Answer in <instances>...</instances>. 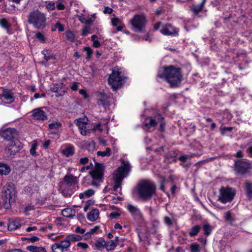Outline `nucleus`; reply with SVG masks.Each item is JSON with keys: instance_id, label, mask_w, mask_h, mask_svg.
Returning <instances> with one entry per match:
<instances>
[{"instance_id": "nucleus-31", "label": "nucleus", "mask_w": 252, "mask_h": 252, "mask_svg": "<svg viewBox=\"0 0 252 252\" xmlns=\"http://www.w3.org/2000/svg\"><path fill=\"white\" fill-rule=\"evenodd\" d=\"M127 209L133 215H138L140 214L139 209L131 204L127 205Z\"/></svg>"}, {"instance_id": "nucleus-24", "label": "nucleus", "mask_w": 252, "mask_h": 252, "mask_svg": "<svg viewBox=\"0 0 252 252\" xmlns=\"http://www.w3.org/2000/svg\"><path fill=\"white\" fill-rule=\"evenodd\" d=\"M66 238L71 244V242L80 241L82 239V237L79 235L72 234L67 235Z\"/></svg>"}, {"instance_id": "nucleus-4", "label": "nucleus", "mask_w": 252, "mask_h": 252, "mask_svg": "<svg viewBox=\"0 0 252 252\" xmlns=\"http://www.w3.org/2000/svg\"><path fill=\"white\" fill-rule=\"evenodd\" d=\"M16 198V191L14 185L11 183L7 184L3 187L2 191V202L5 209H9L11 203L14 202Z\"/></svg>"}, {"instance_id": "nucleus-1", "label": "nucleus", "mask_w": 252, "mask_h": 252, "mask_svg": "<svg viewBox=\"0 0 252 252\" xmlns=\"http://www.w3.org/2000/svg\"><path fill=\"white\" fill-rule=\"evenodd\" d=\"M162 74L158 73V76L164 78L172 87L177 86L182 80L181 68L176 67L173 65L164 66Z\"/></svg>"}, {"instance_id": "nucleus-17", "label": "nucleus", "mask_w": 252, "mask_h": 252, "mask_svg": "<svg viewBox=\"0 0 252 252\" xmlns=\"http://www.w3.org/2000/svg\"><path fill=\"white\" fill-rule=\"evenodd\" d=\"M64 182L69 186H71L77 182V178L73 175H66L63 178Z\"/></svg>"}, {"instance_id": "nucleus-58", "label": "nucleus", "mask_w": 252, "mask_h": 252, "mask_svg": "<svg viewBox=\"0 0 252 252\" xmlns=\"http://www.w3.org/2000/svg\"><path fill=\"white\" fill-rule=\"evenodd\" d=\"M178 159H179V160H180L182 161L185 162V161H186V160L187 159H189V156H188L187 155H184L180 156L178 158Z\"/></svg>"}, {"instance_id": "nucleus-19", "label": "nucleus", "mask_w": 252, "mask_h": 252, "mask_svg": "<svg viewBox=\"0 0 252 252\" xmlns=\"http://www.w3.org/2000/svg\"><path fill=\"white\" fill-rule=\"evenodd\" d=\"M75 214V210L70 208H66L62 211V215L66 218H72Z\"/></svg>"}, {"instance_id": "nucleus-56", "label": "nucleus", "mask_w": 252, "mask_h": 252, "mask_svg": "<svg viewBox=\"0 0 252 252\" xmlns=\"http://www.w3.org/2000/svg\"><path fill=\"white\" fill-rule=\"evenodd\" d=\"M80 94L83 96V97L85 99L88 97V95L86 93V91L84 89H81L79 91Z\"/></svg>"}, {"instance_id": "nucleus-60", "label": "nucleus", "mask_w": 252, "mask_h": 252, "mask_svg": "<svg viewBox=\"0 0 252 252\" xmlns=\"http://www.w3.org/2000/svg\"><path fill=\"white\" fill-rule=\"evenodd\" d=\"M113 12V10L112 8H109V7H105L104 10H103V13L105 14H111Z\"/></svg>"}, {"instance_id": "nucleus-16", "label": "nucleus", "mask_w": 252, "mask_h": 252, "mask_svg": "<svg viewBox=\"0 0 252 252\" xmlns=\"http://www.w3.org/2000/svg\"><path fill=\"white\" fill-rule=\"evenodd\" d=\"M88 120L86 118H79L76 119L74 123L76 126H78L80 129V133L83 135H86L87 133L86 125L87 124Z\"/></svg>"}, {"instance_id": "nucleus-9", "label": "nucleus", "mask_w": 252, "mask_h": 252, "mask_svg": "<svg viewBox=\"0 0 252 252\" xmlns=\"http://www.w3.org/2000/svg\"><path fill=\"white\" fill-rule=\"evenodd\" d=\"M147 22L146 15L144 14H136L130 20V23L134 31L141 32L145 27Z\"/></svg>"}, {"instance_id": "nucleus-38", "label": "nucleus", "mask_w": 252, "mask_h": 252, "mask_svg": "<svg viewBox=\"0 0 252 252\" xmlns=\"http://www.w3.org/2000/svg\"><path fill=\"white\" fill-rule=\"evenodd\" d=\"M224 219L226 221L229 222L230 224L232 223L234 219H233L231 211H228L224 213Z\"/></svg>"}, {"instance_id": "nucleus-33", "label": "nucleus", "mask_w": 252, "mask_h": 252, "mask_svg": "<svg viewBox=\"0 0 252 252\" xmlns=\"http://www.w3.org/2000/svg\"><path fill=\"white\" fill-rule=\"evenodd\" d=\"M203 229L205 235L207 236L209 235L211 233L212 231V228L208 223H205L203 224Z\"/></svg>"}, {"instance_id": "nucleus-54", "label": "nucleus", "mask_w": 252, "mask_h": 252, "mask_svg": "<svg viewBox=\"0 0 252 252\" xmlns=\"http://www.w3.org/2000/svg\"><path fill=\"white\" fill-rule=\"evenodd\" d=\"M164 222L169 226L172 225V222L170 218L168 217H165L164 219Z\"/></svg>"}, {"instance_id": "nucleus-29", "label": "nucleus", "mask_w": 252, "mask_h": 252, "mask_svg": "<svg viewBox=\"0 0 252 252\" xmlns=\"http://www.w3.org/2000/svg\"><path fill=\"white\" fill-rule=\"evenodd\" d=\"M117 246V244L114 240L107 241L106 242L105 248L108 251L114 250Z\"/></svg>"}, {"instance_id": "nucleus-8", "label": "nucleus", "mask_w": 252, "mask_h": 252, "mask_svg": "<svg viewBox=\"0 0 252 252\" xmlns=\"http://www.w3.org/2000/svg\"><path fill=\"white\" fill-rule=\"evenodd\" d=\"M236 193V190L230 187H222L219 190V195L218 200L226 204L231 202Z\"/></svg>"}, {"instance_id": "nucleus-50", "label": "nucleus", "mask_w": 252, "mask_h": 252, "mask_svg": "<svg viewBox=\"0 0 252 252\" xmlns=\"http://www.w3.org/2000/svg\"><path fill=\"white\" fill-rule=\"evenodd\" d=\"M90 32V28L87 27H84L82 30V35L86 36Z\"/></svg>"}, {"instance_id": "nucleus-6", "label": "nucleus", "mask_w": 252, "mask_h": 252, "mask_svg": "<svg viewBox=\"0 0 252 252\" xmlns=\"http://www.w3.org/2000/svg\"><path fill=\"white\" fill-rule=\"evenodd\" d=\"M104 172V166L103 164L98 162L95 163L94 169L90 172L92 178L91 185L95 187H98L100 183L103 182Z\"/></svg>"}, {"instance_id": "nucleus-64", "label": "nucleus", "mask_w": 252, "mask_h": 252, "mask_svg": "<svg viewBox=\"0 0 252 252\" xmlns=\"http://www.w3.org/2000/svg\"><path fill=\"white\" fill-rule=\"evenodd\" d=\"M57 7L59 10H63L65 8V6L62 3H59L57 4Z\"/></svg>"}, {"instance_id": "nucleus-20", "label": "nucleus", "mask_w": 252, "mask_h": 252, "mask_svg": "<svg viewBox=\"0 0 252 252\" xmlns=\"http://www.w3.org/2000/svg\"><path fill=\"white\" fill-rule=\"evenodd\" d=\"M42 54L43 55L44 59L46 61L55 59V55L52 53L51 50L44 49L42 51Z\"/></svg>"}, {"instance_id": "nucleus-49", "label": "nucleus", "mask_w": 252, "mask_h": 252, "mask_svg": "<svg viewBox=\"0 0 252 252\" xmlns=\"http://www.w3.org/2000/svg\"><path fill=\"white\" fill-rule=\"evenodd\" d=\"M23 240H27L28 241H29L30 242L33 243V242L38 241L39 238L37 236H32V237L28 238H23Z\"/></svg>"}, {"instance_id": "nucleus-45", "label": "nucleus", "mask_w": 252, "mask_h": 252, "mask_svg": "<svg viewBox=\"0 0 252 252\" xmlns=\"http://www.w3.org/2000/svg\"><path fill=\"white\" fill-rule=\"evenodd\" d=\"M94 193V191L92 189H89L84 191L85 197H89L93 195Z\"/></svg>"}, {"instance_id": "nucleus-15", "label": "nucleus", "mask_w": 252, "mask_h": 252, "mask_svg": "<svg viewBox=\"0 0 252 252\" xmlns=\"http://www.w3.org/2000/svg\"><path fill=\"white\" fill-rule=\"evenodd\" d=\"M160 32L165 35L176 36L178 35L179 30L173 26L171 24H167L163 26L162 29Z\"/></svg>"}, {"instance_id": "nucleus-51", "label": "nucleus", "mask_w": 252, "mask_h": 252, "mask_svg": "<svg viewBox=\"0 0 252 252\" xmlns=\"http://www.w3.org/2000/svg\"><path fill=\"white\" fill-rule=\"evenodd\" d=\"M55 28L58 29L59 32H63L64 31V27L60 22H58L55 25Z\"/></svg>"}, {"instance_id": "nucleus-13", "label": "nucleus", "mask_w": 252, "mask_h": 252, "mask_svg": "<svg viewBox=\"0 0 252 252\" xmlns=\"http://www.w3.org/2000/svg\"><path fill=\"white\" fill-rule=\"evenodd\" d=\"M0 99L5 104H10L14 100V94L8 89H3L0 94Z\"/></svg>"}, {"instance_id": "nucleus-10", "label": "nucleus", "mask_w": 252, "mask_h": 252, "mask_svg": "<svg viewBox=\"0 0 252 252\" xmlns=\"http://www.w3.org/2000/svg\"><path fill=\"white\" fill-rule=\"evenodd\" d=\"M123 75L118 70H114L108 78V83L114 91L117 90L122 86Z\"/></svg>"}, {"instance_id": "nucleus-47", "label": "nucleus", "mask_w": 252, "mask_h": 252, "mask_svg": "<svg viewBox=\"0 0 252 252\" xmlns=\"http://www.w3.org/2000/svg\"><path fill=\"white\" fill-rule=\"evenodd\" d=\"M84 50L87 53V59L90 58L93 53V50L90 47H86L84 48Z\"/></svg>"}, {"instance_id": "nucleus-28", "label": "nucleus", "mask_w": 252, "mask_h": 252, "mask_svg": "<svg viewBox=\"0 0 252 252\" xmlns=\"http://www.w3.org/2000/svg\"><path fill=\"white\" fill-rule=\"evenodd\" d=\"M146 121L144 124V125L146 127H147L148 128L151 127H154L157 126V123L156 121V120L154 119H153L152 117H148L146 119Z\"/></svg>"}, {"instance_id": "nucleus-59", "label": "nucleus", "mask_w": 252, "mask_h": 252, "mask_svg": "<svg viewBox=\"0 0 252 252\" xmlns=\"http://www.w3.org/2000/svg\"><path fill=\"white\" fill-rule=\"evenodd\" d=\"M75 231L78 233L84 234L85 232V230L78 226L75 228Z\"/></svg>"}, {"instance_id": "nucleus-63", "label": "nucleus", "mask_w": 252, "mask_h": 252, "mask_svg": "<svg viewBox=\"0 0 252 252\" xmlns=\"http://www.w3.org/2000/svg\"><path fill=\"white\" fill-rule=\"evenodd\" d=\"M120 216V214L119 213H116V212H113V213H112L110 214V217L111 218V219H114V218H116L118 217H119Z\"/></svg>"}, {"instance_id": "nucleus-46", "label": "nucleus", "mask_w": 252, "mask_h": 252, "mask_svg": "<svg viewBox=\"0 0 252 252\" xmlns=\"http://www.w3.org/2000/svg\"><path fill=\"white\" fill-rule=\"evenodd\" d=\"M37 143L35 141L32 144L31 149H30V153L32 155H34L36 154L35 149L37 147Z\"/></svg>"}, {"instance_id": "nucleus-35", "label": "nucleus", "mask_w": 252, "mask_h": 252, "mask_svg": "<svg viewBox=\"0 0 252 252\" xmlns=\"http://www.w3.org/2000/svg\"><path fill=\"white\" fill-rule=\"evenodd\" d=\"M203 8V6L201 4L193 5L191 8V10L194 13V15H197L199 12L202 10Z\"/></svg>"}, {"instance_id": "nucleus-27", "label": "nucleus", "mask_w": 252, "mask_h": 252, "mask_svg": "<svg viewBox=\"0 0 252 252\" xmlns=\"http://www.w3.org/2000/svg\"><path fill=\"white\" fill-rule=\"evenodd\" d=\"M21 226V224L17 220H12L9 222L8 228L9 230H12L17 229Z\"/></svg>"}, {"instance_id": "nucleus-40", "label": "nucleus", "mask_w": 252, "mask_h": 252, "mask_svg": "<svg viewBox=\"0 0 252 252\" xmlns=\"http://www.w3.org/2000/svg\"><path fill=\"white\" fill-rule=\"evenodd\" d=\"M191 252H200V247L198 244L194 243L190 245Z\"/></svg>"}, {"instance_id": "nucleus-5", "label": "nucleus", "mask_w": 252, "mask_h": 252, "mask_svg": "<svg viewBox=\"0 0 252 252\" xmlns=\"http://www.w3.org/2000/svg\"><path fill=\"white\" fill-rule=\"evenodd\" d=\"M123 164L124 165L119 167L113 174L114 185L113 188L114 190L121 187L124 177L126 176L127 173L130 170V165L128 162L123 161Z\"/></svg>"}, {"instance_id": "nucleus-25", "label": "nucleus", "mask_w": 252, "mask_h": 252, "mask_svg": "<svg viewBox=\"0 0 252 252\" xmlns=\"http://www.w3.org/2000/svg\"><path fill=\"white\" fill-rule=\"evenodd\" d=\"M62 153L66 157H69L74 154V148L72 146H69L63 150Z\"/></svg>"}, {"instance_id": "nucleus-36", "label": "nucleus", "mask_w": 252, "mask_h": 252, "mask_svg": "<svg viewBox=\"0 0 252 252\" xmlns=\"http://www.w3.org/2000/svg\"><path fill=\"white\" fill-rule=\"evenodd\" d=\"M62 126V124L59 121L55 122L49 124L48 126L50 129L57 130Z\"/></svg>"}, {"instance_id": "nucleus-39", "label": "nucleus", "mask_w": 252, "mask_h": 252, "mask_svg": "<svg viewBox=\"0 0 252 252\" xmlns=\"http://www.w3.org/2000/svg\"><path fill=\"white\" fill-rule=\"evenodd\" d=\"M96 154L98 156L102 157L109 156L111 155V149L109 148H107L105 151H98Z\"/></svg>"}, {"instance_id": "nucleus-62", "label": "nucleus", "mask_w": 252, "mask_h": 252, "mask_svg": "<svg viewBox=\"0 0 252 252\" xmlns=\"http://www.w3.org/2000/svg\"><path fill=\"white\" fill-rule=\"evenodd\" d=\"M50 143H51V141L50 140H46L43 144L44 148L46 149H48L49 148V146Z\"/></svg>"}, {"instance_id": "nucleus-61", "label": "nucleus", "mask_w": 252, "mask_h": 252, "mask_svg": "<svg viewBox=\"0 0 252 252\" xmlns=\"http://www.w3.org/2000/svg\"><path fill=\"white\" fill-rule=\"evenodd\" d=\"M70 88L73 91H76L78 89L77 83L76 82H73L70 86Z\"/></svg>"}, {"instance_id": "nucleus-18", "label": "nucleus", "mask_w": 252, "mask_h": 252, "mask_svg": "<svg viewBox=\"0 0 252 252\" xmlns=\"http://www.w3.org/2000/svg\"><path fill=\"white\" fill-rule=\"evenodd\" d=\"M62 89V84H55L52 87H51V91L53 92L57 93L56 96H61L64 95L65 92L64 91H61Z\"/></svg>"}, {"instance_id": "nucleus-2", "label": "nucleus", "mask_w": 252, "mask_h": 252, "mask_svg": "<svg viewBox=\"0 0 252 252\" xmlns=\"http://www.w3.org/2000/svg\"><path fill=\"white\" fill-rule=\"evenodd\" d=\"M156 186L150 180L140 182L137 186V191L140 198L145 201L150 200L156 193Z\"/></svg>"}, {"instance_id": "nucleus-32", "label": "nucleus", "mask_w": 252, "mask_h": 252, "mask_svg": "<svg viewBox=\"0 0 252 252\" xmlns=\"http://www.w3.org/2000/svg\"><path fill=\"white\" fill-rule=\"evenodd\" d=\"M200 228V226L198 225L193 226L189 232V236L192 237L197 235L199 232Z\"/></svg>"}, {"instance_id": "nucleus-48", "label": "nucleus", "mask_w": 252, "mask_h": 252, "mask_svg": "<svg viewBox=\"0 0 252 252\" xmlns=\"http://www.w3.org/2000/svg\"><path fill=\"white\" fill-rule=\"evenodd\" d=\"M46 8L50 10H53L55 9V3L52 1L49 2L46 5Z\"/></svg>"}, {"instance_id": "nucleus-26", "label": "nucleus", "mask_w": 252, "mask_h": 252, "mask_svg": "<svg viewBox=\"0 0 252 252\" xmlns=\"http://www.w3.org/2000/svg\"><path fill=\"white\" fill-rule=\"evenodd\" d=\"M27 249L31 252H47L45 248L34 246H29Z\"/></svg>"}, {"instance_id": "nucleus-52", "label": "nucleus", "mask_w": 252, "mask_h": 252, "mask_svg": "<svg viewBox=\"0 0 252 252\" xmlns=\"http://www.w3.org/2000/svg\"><path fill=\"white\" fill-rule=\"evenodd\" d=\"M78 247L82 248L83 249L85 250L89 248V246L85 243L79 242L77 243Z\"/></svg>"}, {"instance_id": "nucleus-42", "label": "nucleus", "mask_w": 252, "mask_h": 252, "mask_svg": "<svg viewBox=\"0 0 252 252\" xmlns=\"http://www.w3.org/2000/svg\"><path fill=\"white\" fill-rule=\"evenodd\" d=\"M99 229V226H95L94 228L91 229L89 232H88L86 233H85V235L87 237H90L91 235L96 233Z\"/></svg>"}, {"instance_id": "nucleus-30", "label": "nucleus", "mask_w": 252, "mask_h": 252, "mask_svg": "<svg viewBox=\"0 0 252 252\" xmlns=\"http://www.w3.org/2000/svg\"><path fill=\"white\" fill-rule=\"evenodd\" d=\"M51 248L53 252H63L64 251V249L59 243L52 244Z\"/></svg>"}, {"instance_id": "nucleus-55", "label": "nucleus", "mask_w": 252, "mask_h": 252, "mask_svg": "<svg viewBox=\"0 0 252 252\" xmlns=\"http://www.w3.org/2000/svg\"><path fill=\"white\" fill-rule=\"evenodd\" d=\"M111 22L113 26H116L120 23V20L117 18H113L112 19Z\"/></svg>"}, {"instance_id": "nucleus-53", "label": "nucleus", "mask_w": 252, "mask_h": 252, "mask_svg": "<svg viewBox=\"0 0 252 252\" xmlns=\"http://www.w3.org/2000/svg\"><path fill=\"white\" fill-rule=\"evenodd\" d=\"M89 161V158L87 157L81 158L79 160V163L82 165L87 163Z\"/></svg>"}, {"instance_id": "nucleus-22", "label": "nucleus", "mask_w": 252, "mask_h": 252, "mask_svg": "<svg viewBox=\"0 0 252 252\" xmlns=\"http://www.w3.org/2000/svg\"><path fill=\"white\" fill-rule=\"evenodd\" d=\"M10 171L11 168L7 164L0 162V174L7 175Z\"/></svg>"}, {"instance_id": "nucleus-41", "label": "nucleus", "mask_w": 252, "mask_h": 252, "mask_svg": "<svg viewBox=\"0 0 252 252\" xmlns=\"http://www.w3.org/2000/svg\"><path fill=\"white\" fill-rule=\"evenodd\" d=\"M0 25L6 29H8L10 26V24L8 21L4 18L0 20Z\"/></svg>"}, {"instance_id": "nucleus-7", "label": "nucleus", "mask_w": 252, "mask_h": 252, "mask_svg": "<svg viewBox=\"0 0 252 252\" xmlns=\"http://www.w3.org/2000/svg\"><path fill=\"white\" fill-rule=\"evenodd\" d=\"M16 134V130L14 128H8L1 132V136L2 138H3L5 140L7 141H11V144L10 145L11 148H7L8 151H11V152H14L13 154H14L15 153L18 152L20 150V144L19 142H15L13 141H11V140L13 139L15 135ZM12 153H10V155H12Z\"/></svg>"}, {"instance_id": "nucleus-12", "label": "nucleus", "mask_w": 252, "mask_h": 252, "mask_svg": "<svg viewBox=\"0 0 252 252\" xmlns=\"http://www.w3.org/2000/svg\"><path fill=\"white\" fill-rule=\"evenodd\" d=\"M96 100L97 105L103 106L105 109L109 107L113 102V99L110 95L101 92L96 93Z\"/></svg>"}, {"instance_id": "nucleus-11", "label": "nucleus", "mask_w": 252, "mask_h": 252, "mask_svg": "<svg viewBox=\"0 0 252 252\" xmlns=\"http://www.w3.org/2000/svg\"><path fill=\"white\" fill-rule=\"evenodd\" d=\"M251 169V164L247 161L242 159L235 162L234 170L239 175H244L249 173Z\"/></svg>"}, {"instance_id": "nucleus-21", "label": "nucleus", "mask_w": 252, "mask_h": 252, "mask_svg": "<svg viewBox=\"0 0 252 252\" xmlns=\"http://www.w3.org/2000/svg\"><path fill=\"white\" fill-rule=\"evenodd\" d=\"M99 216V211L98 209L92 210L88 214L87 216L88 219L92 221L96 220Z\"/></svg>"}, {"instance_id": "nucleus-43", "label": "nucleus", "mask_w": 252, "mask_h": 252, "mask_svg": "<svg viewBox=\"0 0 252 252\" xmlns=\"http://www.w3.org/2000/svg\"><path fill=\"white\" fill-rule=\"evenodd\" d=\"M59 243L60 244V245L62 246V247L64 250L68 248L71 245L66 238L64 240L61 241Z\"/></svg>"}, {"instance_id": "nucleus-57", "label": "nucleus", "mask_w": 252, "mask_h": 252, "mask_svg": "<svg viewBox=\"0 0 252 252\" xmlns=\"http://www.w3.org/2000/svg\"><path fill=\"white\" fill-rule=\"evenodd\" d=\"M233 129L232 127H225L221 129V133L222 134H224L226 131H231Z\"/></svg>"}, {"instance_id": "nucleus-3", "label": "nucleus", "mask_w": 252, "mask_h": 252, "mask_svg": "<svg viewBox=\"0 0 252 252\" xmlns=\"http://www.w3.org/2000/svg\"><path fill=\"white\" fill-rule=\"evenodd\" d=\"M28 22L35 29H43L46 26V18L44 13L38 10L31 12L27 16Z\"/></svg>"}, {"instance_id": "nucleus-23", "label": "nucleus", "mask_w": 252, "mask_h": 252, "mask_svg": "<svg viewBox=\"0 0 252 252\" xmlns=\"http://www.w3.org/2000/svg\"><path fill=\"white\" fill-rule=\"evenodd\" d=\"M246 193L249 199H252V183L246 182L245 183Z\"/></svg>"}, {"instance_id": "nucleus-44", "label": "nucleus", "mask_w": 252, "mask_h": 252, "mask_svg": "<svg viewBox=\"0 0 252 252\" xmlns=\"http://www.w3.org/2000/svg\"><path fill=\"white\" fill-rule=\"evenodd\" d=\"M35 37L37 38L40 42L44 43L46 41V38L44 37V34L40 32H38L35 34Z\"/></svg>"}, {"instance_id": "nucleus-37", "label": "nucleus", "mask_w": 252, "mask_h": 252, "mask_svg": "<svg viewBox=\"0 0 252 252\" xmlns=\"http://www.w3.org/2000/svg\"><path fill=\"white\" fill-rule=\"evenodd\" d=\"M106 242L102 238L99 239L95 242V246L98 250L105 247Z\"/></svg>"}, {"instance_id": "nucleus-34", "label": "nucleus", "mask_w": 252, "mask_h": 252, "mask_svg": "<svg viewBox=\"0 0 252 252\" xmlns=\"http://www.w3.org/2000/svg\"><path fill=\"white\" fill-rule=\"evenodd\" d=\"M65 35L67 40L70 42L74 41L75 39V34L72 31L70 30L66 31L65 32Z\"/></svg>"}, {"instance_id": "nucleus-14", "label": "nucleus", "mask_w": 252, "mask_h": 252, "mask_svg": "<svg viewBox=\"0 0 252 252\" xmlns=\"http://www.w3.org/2000/svg\"><path fill=\"white\" fill-rule=\"evenodd\" d=\"M32 117L37 121H44L48 117L45 111L41 108H35L32 111Z\"/></svg>"}]
</instances>
